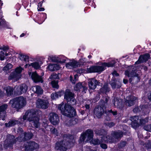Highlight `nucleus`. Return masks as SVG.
I'll return each mask as SVG.
<instances>
[{"label":"nucleus","mask_w":151,"mask_h":151,"mask_svg":"<svg viewBox=\"0 0 151 151\" xmlns=\"http://www.w3.org/2000/svg\"><path fill=\"white\" fill-rule=\"evenodd\" d=\"M26 112L28 116L27 120L31 122L32 127L36 128L40 127V116L38 115L39 112L34 109L28 110Z\"/></svg>","instance_id":"obj_1"},{"label":"nucleus","mask_w":151,"mask_h":151,"mask_svg":"<svg viewBox=\"0 0 151 151\" xmlns=\"http://www.w3.org/2000/svg\"><path fill=\"white\" fill-rule=\"evenodd\" d=\"M58 109L62 115L68 117H73L77 115L76 110L73 106L63 102L58 105Z\"/></svg>","instance_id":"obj_2"},{"label":"nucleus","mask_w":151,"mask_h":151,"mask_svg":"<svg viewBox=\"0 0 151 151\" xmlns=\"http://www.w3.org/2000/svg\"><path fill=\"white\" fill-rule=\"evenodd\" d=\"M10 102L12 104V107L15 108L17 111L23 108L26 104V98L22 96H19L11 100Z\"/></svg>","instance_id":"obj_3"},{"label":"nucleus","mask_w":151,"mask_h":151,"mask_svg":"<svg viewBox=\"0 0 151 151\" xmlns=\"http://www.w3.org/2000/svg\"><path fill=\"white\" fill-rule=\"evenodd\" d=\"M64 94V99L67 101L71 99L74 96V94L70 92L69 89H66L65 92L64 91L61 90L60 91L52 93L51 95V98L52 100H55Z\"/></svg>","instance_id":"obj_4"},{"label":"nucleus","mask_w":151,"mask_h":151,"mask_svg":"<svg viewBox=\"0 0 151 151\" xmlns=\"http://www.w3.org/2000/svg\"><path fill=\"white\" fill-rule=\"evenodd\" d=\"M39 147L38 144L34 141H29L25 142L22 148L24 151H34Z\"/></svg>","instance_id":"obj_5"},{"label":"nucleus","mask_w":151,"mask_h":151,"mask_svg":"<svg viewBox=\"0 0 151 151\" xmlns=\"http://www.w3.org/2000/svg\"><path fill=\"white\" fill-rule=\"evenodd\" d=\"M71 141L62 140L57 142L55 144V149L60 151H66L69 145L71 143Z\"/></svg>","instance_id":"obj_6"},{"label":"nucleus","mask_w":151,"mask_h":151,"mask_svg":"<svg viewBox=\"0 0 151 151\" xmlns=\"http://www.w3.org/2000/svg\"><path fill=\"white\" fill-rule=\"evenodd\" d=\"M15 137L13 135L9 134L8 135L6 140V142L4 145V148H7L8 147H12L13 145L16 144L19 139V137Z\"/></svg>","instance_id":"obj_7"},{"label":"nucleus","mask_w":151,"mask_h":151,"mask_svg":"<svg viewBox=\"0 0 151 151\" xmlns=\"http://www.w3.org/2000/svg\"><path fill=\"white\" fill-rule=\"evenodd\" d=\"M105 109L102 105L99 104L94 108L93 111V115L95 118H101L104 113H106Z\"/></svg>","instance_id":"obj_8"},{"label":"nucleus","mask_w":151,"mask_h":151,"mask_svg":"<svg viewBox=\"0 0 151 151\" xmlns=\"http://www.w3.org/2000/svg\"><path fill=\"white\" fill-rule=\"evenodd\" d=\"M24 69L21 66H19L16 68L14 71L12 72L9 77V80L15 79L19 80L21 77V73Z\"/></svg>","instance_id":"obj_9"},{"label":"nucleus","mask_w":151,"mask_h":151,"mask_svg":"<svg viewBox=\"0 0 151 151\" xmlns=\"http://www.w3.org/2000/svg\"><path fill=\"white\" fill-rule=\"evenodd\" d=\"M28 88V86L25 83L22 84L19 86L14 91V95L19 96L26 93Z\"/></svg>","instance_id":"obj_10"},{"label":"nucleus","mask_w":151,"mask_h":151,"mask_svg":"<svg viewBox=\"0 0 151 151\" xmlns=\"http://www.w3.org/2000/svg\"><path fill=\"white\" fill-rule=\"evenodd\" d=\"M49 119L51 123L54 125H58L59 123V117L54 112H51L49 114Z\"/></svg>","instance_id":"obj_11"},{"label":"nucleus","mask_w":151,"mask_h":151,"mask_svg":"<svg viewBox=\"0 0 151 151\" xmlns=\"http://www.w3.org/2000/svg\"><path fill=\"white\" fill-rule=\"evenodd\" d=\"M88 73H95L101 72L105 70V68L102 66L92 65L87 69Z\"/></svg>","instance_id":"obj_12"},{"label":"nucleus","mask_w":151,"mask_h":151,"mask_svg":"<svg viewBox=\"0 0 151 151\" xmlns=\"http://www.w3.org/2000/svg\"><path fill=\"white\" fill-rule=\"evenodd\" d=\"M138 100L137 98L134 96H129L125 99V104L127 106L130 107L134 105Z\"/></svg>","instance_id":"obj_13"},{"label":"nucleus","mask_w":151,"mask_h":151,"mask_svg":"<svg viewBox=\"0 0 151 151\" xmlns=\"http://www.w3.org/2000/svg\"><path fill=\"white\" fill-rule=\"evenodd\" d=\"M48 101L39 98L37 100L36 102L37 106L39 108L44 109L48 108Z\"/></svg>","instance_id":"obj_14"},{"label":"nucleus","mask_w":151,"mask_h":151,"mask_svg":"<svg viewBox=\"0 0 151 151\" xmlns=\"http://www.w3.org/2000/svg\"><path fill=\"white\" fill-rule=\"evenodd\" d=\"M112 102L114 106L117 108L122 110L124 107L125 102L122 99H118L117 98H114L112 100Z\"/></svg>","instance_id":"obj_15"},{"label":"nucleus","mask_w":151,"mask_h":151,"mask_svg":"<svg viewBox=\"0 0 151 151\" xmlns=\"http://www.w3.org/2000/svg\"><path fill=\"white\" fill-rule=\"evenodd\" d=\"M31 78L34 82L35 83H42L43 81L42 76L39 75L36 71L33 72L31 73Z\"/></svg>","instance_id":"obj_16"},{"label":"nucleus","mask_w":151,"mask_h":151,"mask_svg":"<svg viewBox=\"0 0 151 151\" xmlns=\"http://www.w3.org/2000/svg\"><path fill=\"white\" fill-rule=\"evenodd\" d=\"M150 55L148 53H146L144 55H141L139 56L138 61L135 63H137L138 62V63L145 62L150 59Z\"/></svg>","instance_id":"obj_17"},{"label":"nucleus","mask_w":151,"mask_h":151,"mask_svg":"<svg viewBox=\"0 0 151 151\" xmlns=\"http://www.w3.org/2000/svg\"><path fill=\"white\" fill-rule=\"evenodd\" d=\"M99 92L102 94L106 95L110 91L108 84L107 83H105L103 86L99 89Z\"/></svg>","instance_id":"obj_18"},{"label":"nucleus","mask_w":151,"mask_h":151,"mask_svg":"<svg viewBox=\"0 0 151 151\" xmlns=\"http://www.w3.org/2000/svg\"><path fill=\"white\" fill-rule=\"evenodd\" d=\"M110 85L112 88L114 89H115L116 88H119L121 86V83L119 81H117L115 78L112 79Z\"/></svg>","instance_id":"obj_19"},{"label":"nucleus","mask_w":151,"mask_h":151,"mask_svg":"<svg viewBox=\"0 0 151 151\" xmlns=\"http://www.w3.org/2000/svg\"><path fill=\"white\" fill-rule=\"evenodd\" d=\"M40 15H38L36 19L38 21V23L40 24H42L47 18V14L45 13H40Z\"/></svg>","instance_id":"obj_20"},{"label":"nucleus","mask_w":151,"mask_h":151,"mask_svg":"<svg viewBox=\"0 0 151 151\" xmlns=\"http://www.w3.org/2000/svg\"><path fill=\"white\" fill-rule=\"evenodd\" d=\"M84 133L86 136L87 141H90L93 139V132L91 129H88Z\"/></svg>","instance_id":"obj_21"},{"label":"nucleus","mask_w":151,"mask_h":151,"mask_svg":"<svg viewBox=\"0 0 151 151\" xmlns=\"http://www.w3.org/2000/svg\"><path fill=\"white\" fill-rule=\"evenodd\" d=\"M60 67L59 65L50 63L47 67V69L51 71H54L60 69Z\"/></svg>","instance_id":"obj_22"},{"label":"nucleus","mask_w":151,"mask_h":151,"mask_svg":"<svg viewBox=\"0 0 151 151\" xmlns=\"http://www.w3.org/2000/svg\"><path fill=\"white\" fill-rule=\"evenodd\" d=\"M103 99H101L100 101L99 104L101 105L104 106V109H106V105H107L109 99V97L107 94L105 95V96L103 97Z\"/></svg>","instance_id":"obj_23"},{"label":"nucleus","mask_w":151,"mask_h":151,"mask_svg":"<svg viewBox=\"0 0 151 151\" xmlns=\"http://www.w3.org/2000/svg\"><path fill=\"white\" fill-rule=\"evenodd\" d=\"M8 105L6 104H4L0 106V118L4 117L6 114V110Z\"/></svg>","instance_id":"obj_24"},{"label":"nucleus","mask_w":151,"mask_h":151,"mask_svg":"<svg viewBox=\"0 0 151 151\" xmlns=\"http://www.w3.org/2000/svg\"><path fill=\"white\" fill-rule=\"evenodd\" d=\"M4 90L6 91V95L7 96H12L14 93V89L13 87L9 86H8L4 88Z\"/></svg>","instance_id":"obj_25"},{"label":"nucleus","mask_w":151,"mask_h":151,"mask_svg":"<svg viewBox=\"0 0 151 151\" xmlns=\"http://www.w3.org/2000/svg\"><path fill=\"white\" fill-rule=\"evenodd\" d=\"M112 134L114 138L118 139L121 138L123 136V134L126 135L125 133H124L122 131L119 130L118 132L113 131L112 133Z\"/></svg>","instance_id":"obj_26"},{"label":"nucleus","mask_w":151,"mask_h":151,"mask_svg":"<svg viewBox=\"0 0 151 151\" xmlns=\"http://www.w3.org/2000/svg\"><path fill=\"white\" fill-rule=\"evenodd\" d=\"M77 61L73 60L72 62L67 63L65 64V67L66 68H68L70 67L73 68H76L78 67Z\"/></svg>","instance_id":"obj_27"},{"label":"nucleus","mask_w":151,"mask_h":151,"mask_svg":"<svg viewBox=\"0 0 151 151\" xmlns=\"http://www.w3.org/2000/svg\"><path fill=\"white\" fill-rule=\"evenodd\" d=\"M21 123V122L17 120H12L10 121L7 123H6L5 125L6 127H10L14 126L16 124Z\"/></svg>","instance_id":"obj_28"},{"label":"nucleus","mask_w":151,"mask_h":151,"mask_svg":"<svg viewBox=\"0 0 151 151\" xmlns=\"http://www.w3.org/2000/svg\"><path fill=\"white\" fill-rule=\"evenodd\" d=\"M33 134L32 132H28L24 133V137L23 138V140L24 141H26L29 140L33 137Z\"/></svg>","instance_id":"obj_29"},{"label":"nucleus","mask_w":151,"mask_h":151,"mask_svg":"<svg viewBox=\"0 0 151 151\" xmlns=\"http://www.w3.org/2000/svg\"><path fill=\"white\" fill-rule=\"evenodd\" d=\"M139 116H134L132 117V121L133 122V124L134 126L137 127L139 126Z\"/></svg>","instance_id":"obj_30"},{"label":"nucleus","mask_w":151,"mask_h":151,"mask_svg":"<svg viewBox=\"0 0 151 151\" xmlns=\"http://www.w3.org/2000/svg\"><path fill=\"white\" fill-rule=\"evenodd\" d=\"M35 90H34V88H33V90L34 92L38 95H41L43 93V90L41 86L39 85H36L34 86Z\"/></svg>","instance_id":"obj_31"},{"label":"nucleus","mask_w":151,"mask_h":151,"mask_svg":"<svg viewBox=\"0 0 151 151\" xmlns=\"http://www.w3.org/2000/svg\"><path fill=\"white\" fill-rule=\"evenodd\" d=\"M71 118L67 123V124L69 126H72L76 124L78 121V119L76 118L73 117Z\"/></svg>","instance_id":"obj_32"},{"label":"nucleus","mask_w":151,"mask_h":151,"mask_svg":"<svg viewBox=\"0 0 151 151\" xmlns=\"http://www.w3.org/2000/svg\"><path fill=\"white\" fill-rule=\"evenodd\" d=\"M20 56L19 57L20 60L22 61H24L26 63L29 62V57L26 55L23 54H19Z\"/></svg>","instance_id":"obj_33"},{"label":"nucleus","mask_w":151,"mask_h":151,"mask_svg":"<svg viewBox=\"0 0 151 151\" xmlns=\"http://www.w3.org/2000/svg\"><path fill=\"white\" fill-rule=\"evenodd\" d=\"M28 116L27 113L26 112L25 114L23 116H21L18 119V121L21 122V123L19 124H23V122L26 120H27Z\"/></svg>","instance_id":"obj_34"},{"label":"nucleus","mask_w":151,"mask_h":151,"mask_svg":"<svg viewBox=\"0 0 151 151\" xmlns=\"http://www.w3.org/2000/svg\"><path fill=\"white\" fill-rule=\"evenodd\" d=\"M103 140L106 143H112L113 142V138L109 136H106L105 137H104L103 139Z\"/></svg>","instance_id":"obj_35"},{"label":"nucleus","mask_w":151,"mask_h":151,"mask_svg":"<svg viewBox=\"0 0 151 151\" xmlns=\"http://www.w3.org/2000/svg\"><path fill=\"white\" fill-rule=\"evenodd\" d=\"M83 1L85 2V3L87 4L88 6H91L94 8H95L96 5L93 1L92 0H84Z\"/></svg>","instance_id":"obj_36"},{"label":"nucleus","mask_w":151,"mask_h":151,"mask_svg":"<svg viewBox=\"0 0 151 151\" xmlns=\"http://www.w3.org/2000/svg\"><path fill=\"white\" fill-rule=\"evenodd\" d=\"M148 117H147L144 119H140L139 123V126L145 125L146 123L148 122Z\"/></svg>","instance_id":"obj_37"},{"label":"nucleus","mask_w":151,"mask_h":151,"mask_svg":"<svg viewBox=\"0 0 151 151\" xmlns=\"http://www.w3.org/2000/svg\"><path fill=\"white\" fill-rule=\"evenodd\" d=\"M58 81L53 80L51 81V84L53 88L58 89L59 88V85L58 84Z\"/></svg>","instance_id":"obj_38"},{"label":"nucleus","mask_w":151,"mask_h":151,"mask_svg":"<svg viewBox=\"0 0 151 151\" xmlns=\"http://www.w3.org/2000/svg\"><path fill=\"white\" fill-rule=\"evenodd\" d=\"M29 66H32L36 70L38 69L40 67V66L38 62H35L31 63L29 65Z\"/></svg>","instance_id":"obj_39"},{"label":"nucleus","mask_w":151,"mask_h":151,"mask_svg":"<svg viewBox=\"0 0 151 151\" xmlns=\"http://www.w3.org/2000/svg\"><path fill=\"white\" fill-rule=\"evenodd\" d=\"M8 55V54L6 51L5 52L1 51L0 52V59L1 60H3L6 58V57H7Z\"/></svg>","instance_id":"obj_40"},{"label":"nucleus","mask_w":151,"mask_h":151,"mask_svg":"<svg viewBox=\"0 0 151 151\" xmlns=\"http://www.w3.org/2000/svg\"><path fill=\"white\" fill-rule=\"evenodd\" d=\"M67 104L70 105L71 106L72 105H74L76 104V101L75 99L74 98V96L73 98H71V99L68 100L67 101Z\"/></svg>","instance_id":"obj_41"},{"label":"nucleus","mask_w":151,"mask_h":151,"mask_svg":"<svg viewBox=\"0 0 151 151\" xmlns=\"http://www.w3.org/2000/svg\"><path fill=\"white\" fill-rule=\"evenodd\" d=\"M88 85L90 89L94 90L96 88L95 85H94L93 78H91L88 82Z\"/></svg>","instance_id":"obj_42"},{"label":"nucleus","mask_w":151,"mask_h":151,"mask_svg":"<svg viewBox=\"0 0 151 151\" xmlns=\"http://www.w3.org/2000/svg\"><path fill=\"white\" fill-rule=\"evenodd\" d=\"M83 85L82 83L81 82H79L77 83L76 86L74 87V89L76 91H81V89H82Z\"/></svg>","instance_id":"obj_43"},{"label":"nucleus","mask_w":151,"mask_h":151,"mask_svg":"<svg viewBox=\"0 0 151 151\" xmlns=\"http://www.w3.org/2000/svg\"><path fill=\"white\" fill-rule=\"evenodd\" d=\"M58 63H65L66 60V57L63 55H61L58 57Z\"/></svg>","instance_id":"obj_44"},{"label":"nucleus","mask_w":151,"mask_h":151,"mask_svg":"<svg viewBox=\"0 0 151 151\" xmlns=\"http://www.w3.org/2000/svg\"><path fill=\"white\" fill-rule=\"evenodd\" d=\"M12 65L10 63L7 64L3 68V70L4 71H8L11 69L12 67Z\"/></svg>","instance_id":"obj_45"},{"label":"nucleus","mask_w":151,"mask_h":151,"mask_svg":"<svg viewBox=\"0 0 151 151\" xmlns=\"http://www.w3.org/2000/svg\"><path fill=\"white\" fill-rule=\"evenodd\" d=\"M77 63L78 67L83 65H85V64L86 63V62L84 61V59L83 58L80 59L78 61H77Z\"/></svg>","instance_id":"obj_46"},{"label":"nucleus","mask_w":151,"mask_h":151,"mask_svg":"<svg viewBox=\"0 0 151 151\" xmlns=\"http://www.w3.org/2000/svg\"><path fill=\"white\" fill-rule=\"evenodd\" d=\"M86 136L84 132L81 135L80 138V141L81 142H84L85 140Z\"/></svg>","instance_id":"obj_47"},{"label":"nucleus","mask_w":151,"mask_h":151,"mask_svg":"<svg viewBox=\"0 0 151 151\" xmlns=\"http://www.w3.org/2000/svg\"><path fill=\"white\" fill-rule=\"evenodd\" d=\"M127 144V142L125 141H121L119 144V147L120 148H122L124 147Z\"/></svg>","instance_id":"obj_48"},{"label":"nucleus","mask_w":151,"mask_h":151,"mask_svg":"<svg viewBox=\"0 0 151 151\" xmlns=\"http://www.w3.org/2000/svg\"><path fill=\"white\" fill-rule=\"evenodd\" d=\"M58 57H52L50 56L48 58V60H51L52 61L55 63H58Z\"/></svg>","instance_id":"obj_49"},{"label":"nucleus","mask_w":151,"mask_h":151,"mask_svg":"<svg viewBox=\"0 0 151 151\" xmlns=\"http://www.w3.org/2000/svg\"><path fill=\"white\" fill-rule=\"evenodd\" d=\"M50 130L52 133L56 136H58V130L57 129L54 127L53 128H51Z\"/></svg>","instance_id":"obj_50"},{"label":"nucleus","mask_w":151,"mask_h":151,"mask_svg":"<svg viewBox=\"0 0 151 151\" xmlns=\"http://www.w3.org/2000/svg\"><path fill=\"white\" fill-rule=\"evenodd\" d=\"M106 114L107 116L106 117V120L107 121H111V113H109L108 111V112L106 113Z\"/></svg>","instance_id":"obj_51"},{"label":"nucleus","mask_w":151,"mask_h":151,"mask_svg":"<svg viewBox=\"0 0 151 151\" xmlns=\"http://www.w3.org/2000/svg\"><path fill=\"white\" fill-rule=\"evenodd\" d=\"M102 66H104V67H113V65L112 64H111L109 62L106 63L104 62L102 63Z\"/></svg>","instance_id":"obj_52"},{"label":"nucleus","mask_w":151,"mask_h":151,"mask_svg":"<svg viewBox=\"0 0 151 151\" xmlns=\"http://www.w3.org/2000/svg\"><path fill=\"white\" fill-rule=\"evenodd\" d=\"M50 78L52 79L53 80L54 79H59V76L56 73H54L53 74L51 75Z\"/></svg>","instance_id":"obj_53"},{"label":"nucleus","mask_w":151,"mask_h":151,"mask_svg":"<svg viewBox=\"0 0 151 151\" xmlns=\"http://www.w3.org/2000/svg\"><path fill=\"white\" fill-rule=\"evenodd\" d=\"M108 112L109 113H111V114H112L113 116L116 115L118 114L117 111L114 109L113 111L112 109H111L109 110Z\"/></svg>","instance_id":"obj_54"},{"label":"nucleus","mask_w":151,"mask_h":151,"mask_svg":"<svg viewBox=\"0 0 151 151\" xmlns=\"http://www.w3.org/2000/svg\"><path fill=\"white\" fill-rule=\"evenodd\" d=\"M9 49V47L8 46H5L4 45L2 47H0V49L2 50L3 51H3L5 52V51H6V50Z\"/></svg>","instance_id":"obj_55"},{"label":"nucleus","mask_w":151,"mask_h":151,"mask_svg":"<svg viewBox=\"0 0 151 151\" xmlns=\"http://www.w3.org/2000/svg\"><path fill=\"white\" fill-rule=\"evenodd\" d=\"M96 133L98 135H103L102 130L97 129L96 131Z\"/></svg>","instance_id":"obj_56"},{"label":"nucleus","mask_w":151,"mask_h":151,"mask_svg":"<svg viewBox=\"0 0 151 151\" xmlns=\"http://www.w3.org/2000/svg\"><path fill=\"white\" fill-rule=\"evenodd\" d=\"M138 76V74H137L135 76H131L130 78L129 79V81L130 83H131L133 81H134L135 77H137Z\"/></svg>","instance_id":"obj_57"},{"label":"nucleus","mask_w":151,"mask_h":151,"mask_svg":"<svg viewBox=\"0 0 151 151\" xmlns=\"http://www.w3.org/2000/svg\"><path fill=\"white\" fill-rule=\"evenodd\" d=\"M133 112L135 113L140 111L139 108L138 106H137L134 108L133 110Z\"/></svg>","instance_id":"obj_58"},{"label":"nucleus","mask_w":151,"mask_h":151,"mask_svg":"<svg viewBox=\"0 0 151 151\" xmlns=\"http://www.w3.org/2000/svg\"><path fill=\"white\" fill-rule=\"evenodd\" d=\"M115 123L113 122H108L106 124V125L109 127H111L115 125Z\"/></svg>","instance_id":"obj_59"},{"label":"nucleus","mask_w":151,"mask_h":151,"mask_svg":"<svg viewBox=\"0 0 151 151\" xmlns=\"http://www.w3.org/2000/svg\"><path fill=\"white\" fill-rule=\"evenodd\" d=\"M70 81L72 82L73 83L75 84V81L76 80V76H74V79H73V78L72 76H70Z\"/></svg>","instance_id":"obj_60"},{"label":"nucleus","mask_w":151,"mask_h":151,"mask_svg":"<svg viewBox=\"0 0 151 151\" xmlns=\"http://www.w3.org/2000/svg\"><path fill=\"white\" fill-rule=\"evenodd\" d=\"M93 80L95 85L96 88V86L97 85H99V84L100 83L98 81L96 80L95 78H93Z\"/></svg>","instance_id":"obj_61"},{"label":"nucleus","mask_w":151,"mask_h":151,"mask_svg":"<svg viewBox=\"0 0 151 151\" xmlns=\"http://www.w3.org/2000/svg\"><path fill=\"white\" fill-rule=\"evenodd\" d=\"M101 147L104 149H106L107 148V145L104 143H101L100 144Z\"/></svg>","instance_id":"obj_62"},{"label":"nucleus","mask_w":151,"mask_h":151,"mask_svg":"<svg viewBox=\"0 0 151 151\" xmlns=\"http://www.w3.org/2000/svg\"><path fill=\"white\" fill-rule=\"evenodd\" d=\"M102 93H100L99 90L98 92V93L96 94V99L99 100L100 98V94H102Z\"/></svg>","instance_id":"obj_63"},{"label":"nucleus","mask_w":151,"mask_h":151,"mask_svg":"<svg viewBox=\"0 0 151 151\" xmlns=\"http://www.w3.org/2000/svg\"><path fill=\"white\" fill-rule=\"evenodd\" d=\"M110 63L113 65V66H114L115 64L116 63L115 60L113 59L109 62Z\"/></svg>","instance_id":"obj_64"}]
</instances>
